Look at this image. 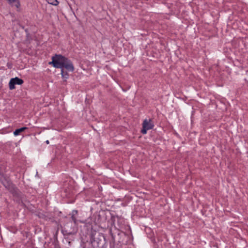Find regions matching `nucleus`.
Instances as JSON below:
<instances>
[{
	"label": "nucleus",
	"mask_w": 248,
	"mask_h": 248,
	"mask_svg": "<svg viewBox=\"0 0 248 248\" xmlns=\"http://www.w3.org/2000/svg\"><path fill=\"white\" fill-rule=\"evenodd\" d=\"M61 74L62 78L65 79L68 78L69 75L66 71H65L64 69H61Z\"/></svg>",
	"instance_id": "nucleus-7"
},
{
	"label": "nucleus",
	"mask_w": 248,
	"mask_h": 248,
	"mask_svg": "<svg viewBox=\"0 0 248 248\" xmlns=\"http://www.w3.org/2000/svg\"><path fill=\"white\" fill-rule=\"evenodd\" d=\"M26 129H27V128L26 127L17 129L14 132V134L15 136H17L20 133L24 131Z\"/></svg>",
	"instance_id": "nucleus-6"
},
{
	"label": "nucleus",
	"mask_w": 248,
	"mask_h": 248,
	"mask_svg": "<svg viewBox=\"0 0 248 248\" xmlns=\"http://www.w3.org/2000/svg\"><path fill=\"white\" fill-rule=\"evenodd\" d=\"M23 82L24 81L22 79L19 78L17 77L11 78L9 83V89L10 90H13L15 89V85H21Z\"/></svg>",
	"instance_id": "nucleus-3"
},
{
	"label": "nucleus",
	"mask_w": 248,
	"mask_h": 248,
	"mask_svg": "<svg viewBox=\"0 0 248 248\" xmlns=\"http://www.w3.org/2000/svg\"><path fill=\"white\" fill-rule=\"evenodd\" d=\"M64 232H65V233L67 235H72L75 234V231L74 230L72 231H68L67 230H65L64 231Z\"/></svg>",
	"instance_id": "nucleus-9"
},
{
	"label": "nucleus",
	"mask_w": 248,
	"mask_h": 248,
	"mask_svg": "<svg viewBox=\"0 0 248 248\" xmlns=\"http://www.w3.org/2000/svg\"><path fill=\"white\" fill-rule=\"evenodd\" d=\"M9 3L12 5V6H16L18 8L20 5L18 0H7Z\"/></svg>",
	"instance_id": "nucleus-5"
},
{
	"label": "nucleus",
	"mask_w": 248,
	"mask_h": 248,
	"mask_svg": "<svg viewBox=\"0 0 248 248\" xmlns=\"http://www.w3.org/2000/svg\"><path fill=\"white\" fill-rule=\"evenodd\" d=\"M65 68L67 71L73 72L74 70V67L72 62L68 59L65 58L63 63L62 64V68Z\"/></svg>",
	"instance_id": "nucleus-4"
},
{
	"label": "nucleus",
	"mask_w": 248,
	"mask_h": 248,
	"mask_svg": "<svg viewBox=\"0 0 248 248\" xmlns=\"http://www.w3.org/2000/svg\"><path fill=\"white\" fill-rule=\"evenodd\" d=\"M154 126V124L151 119H145L142 123V129L141 132L143 134H145L147 130L153 129Z\"/></svg>",
	"instance_id": "nucleus-2"
},
{
	"label": "nucleus",
	"mask_w": 248,
	"mask_h": 248,
	"mask_svg": "<svg viewBox=\"0 0 248 248\" xmlns=\"http://www.w3.org/2000/svg\"><path fill=\"white\" fill-rule=\"evenodd\" d=\"M71 219L72 221L74 222V223L75 225H77V219L76 217L74 216V214H72V216L71 217Z\"/></svg>",
	"instance_id": "nucleus-10"
},
{
	"label": "nucleus",
	"mask_w": 248,
	"mask_h": 248,
	"mask_svg": "<svg viewBox=\"0 0 248 248\" xmlns=\"http://www.w3.org/2000/svg\"><path fill=\"white\" fill-rule=\"evenodd\" d=\"M47 2L50 4L54 5H57L59 4V2L57 0H46Z\"/></svg>",
	"instance_id": "nucleus-8"
},
{
	"label": "nucleus",
	"mask_w": 248,
	"mask_h": 248,
	"mask_svg": "<svg viewBox=\"0 0 248 248\" xmlns=\"http://www.w3.org/2000/svg\"><path fill=\"white\" fill-rule=\"evenodd\" d=\"M73 214H74V216L78 214V211L77 210H74L72 212Z\"/></svg>",
	"instance_id": "nucleus-11"
},
{
	"label": "nucleus",
	"mask_w": 248,
	"mask_h": 248,
	"mask_svg": "<svg viewBox=\"0 0 248 248\" xmlns=\"http://www.w3.org/2000/svg\"><path fill=\"white\" fill-rule=\"evenodd\" d=\"M65 58V57L62 56L61 55L56 54L54 56L52 57V62H49V63L50 64H52L55 68L62 69V64Z\"/></svg>",
	"instance_id": "nucleus-1"
},
{
	"label": "nucleus",
	"mask_w": 248,
	"mask_h": 248,
	"mask_svg": "<svg viewBox=\"0 0 248 248\" xmlns=\"http://www.w3.org/2000/svg\"><path fill=\"white\" fill-rule=\"evenodd\" d=\"M46 143L47 144H48L49 143V140H47L46 141Z\"/></svg>",
	"instance_id": "nucleus-12"
}]
</instances>
